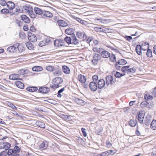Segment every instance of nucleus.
<instances>
[{
	"label": "nucleus",
	"instance_id": "obj_1",
	"mask_svg": "<svg viewBox=\"0 0 156 156\" xmlns=\"http://www.w3.org/2000/svg\"><path fill=\"white\" fill-rule=\"evenodd\" d=\"M101 58L100 55L96 53L94 54L93 55L92 59L91 60L92 63L94 65H96L98 64V62L100 60Z\"/></svg>",
	"mask_w": 156,
	"mask_h": 156
},
{
	"label": "nucleus",
	"instance_id": "obj_2",
	"mask_svg": "<svg viewBox=\"0 0 156 156\" xmlns=\"http://www.w3.org/2000/svg\"><path fill=\"white\" fill-rule=\"evenodd\" d=\"M63 82L62 79L60 77H56L53 80V83L55 85L58 86V87L61 86V84Z\"/></svg>",
	"mask_w": 156,
	"mask_h": 156
},
{
	"label": "nucleus",
	"instance_id": "obj_3",
	"mask_svg": "<svg viewBox=\"0 0 156 156\" xmlns=\"http://www.w3.org/2000/svg\"><path fill=\"white\" fill-rule=\"evenodd\" d=\"M54 45L56 47H62L65 46V43L63 40L62 39H57L55 40L54 42Z\"/></svg>",
	"mask_w": 156,
	"mask_h": 156
},
{
	"label": "nucleus",
	"instance_id": "obj_4",
	"mask_svg": "<svg viewBox=\"0 0 156 156\" xmlns=\"http://www.w3.org/2000/svg\"><path fill=\"white\" fill-rule=\"evenodd\" d=\"M76 35L78 38L80 39H82L84 41L87 38V36L85 33L83 32L78 31L76 32Z\"/></svg>",
	"mask_w": 156,
	"mask_h": 156
},
{
	"label": "nucleus",
	"instance_id": "obj_5",
	"mask_svg": "<svg viewBox=\"0 0 156 156\" xmlns=\"http://www.w3.org/2000/svg\"><path fill=\"white\" fill-rule=\"evenodd\" d=\"M11 145L7 142H2L0 143V149H4L8 150L10 147Z\"/></svg>",
	"mask_w": 156,
	"mask_h": 156
},
{
	"label": "nucleus",
	"instance_id": "obj_6",
	"mask_svg": "<svg viewBox=\"0 0 156 156\" xmlns=\"http://www.w3.org/2000/svg\"><path fill=\"white\" fill-rule=\"evenodd\" d=\"M81 42V40L78 39L75 35H72V44L75 45H79Z\"/></svg>",
	"mask_w": 156,
	"mask_h": 156
},
{
	"label": "nucleus",
	"instance_id": "obj_7",
	"mask_svg": "<svg viewBox=\"0 0 156 156\" xmlns=\"http://www.w3.org/2000/svg\"><path fill=\"white\" fill-rule=\"evenodd\" d=\"M28 38L30 41L33 42H35L37 41V38L36 36L31 33L28 34Z\"/></svg>",
	"mask_w": 156,
	"mask_h": 156
},
{
	"label": "nucleus",
	"instance_id": "obj_8",
	"mask_svg": "<svg viewBox=\"0 0 156 156\" xmlns=\"http://www.w3.org/2000/svg\"><path fill=\"white\" fill-rule=\"evenodd\" d=\"M22 11L29 13L33 11V9L31 6L24 5L23 6Z\"/></svg>",
	"mask_w": 156,
	"mask_h": 156
},
{
	"label": "nucleus",
	"instance_id": "obj_9",
	"mask_svg": "<svg viewBox=\"0 0 156 156\" xmlns=\"http://www.w3.org/2000/svg\"><path fill=\"white\" fill-rule=\"evenodd\" d=\"M97 83L93 82H91L90 83L89 87L92 91H95L97 90L98 87Z\"/></svg>",
	"mask_w": 156,
	"mask_h": 156
},
{
	"label": "nucleus",
	"instance_id": "obj_10",
	"mask_svg": "<svg viewBox=\"0 0 156 156\" xmlns=\"http://www.w3.org/2000/svg\"><path fill=\"white\" fill-rule=\"evenodd\" d=\"M48 146V142L47 141L44 140L39 145V147L41 150H44L47 148Z\"/></svg>",
	"mask_w": 156,
	"mask_h": 156
},
{
	"label": "nucleus",
	"instance_id": "obj_11",
	"mask_svg": "<svg viewBox=\"0 0 156 156\" xmlns=\"http://www.w3.org/2000/svg\"><path fill=\"white\" fill-rule=\"evenodd\" d=\"M20 76L17 74H12L9 76V79L12 80H22L21 78H20Z\"/></svg>",
	"mask_w": 156,
	"mask_h": 156
},
{
	"label": "nucleus",
	"instance_id": "obj_12",
	"mask_svg": "<svg viewBox=\"0 0 156 156\" xmlns=\"http://www.w3.org/2000/svg\"><path fill=\"white\" fill-rule=\"evenodd\" d=\"M20 152V149L17 146H15L14 149L13 150V154L12 156H19V153Z\"/></svg>",
	"mask_w": 156,
	"mask_h": 156
},
{
	"label": "nucleus",
	"instance_id": "obj_13",
	"mask_svg": "<svg viewBox=\"0 0 156 156\" xmlns=\"http://www.w3.org/2000/svg\"><path fill=\"white\" fill-rule=\"evenodd\" d=\"M105 85V80L102 79L99 80L98 82V87L99 89H101L104 87Z\"/></svg>",
	"mask_w": 156,
	"mask_h": 156
},
{
	"label": "nucleus",
	"instance_id": "obj_14",
	"mask_svg": "<svg viewBox=\"0 0 156 156\" xmlns=\"http://www.w3.org/2000/svg\"><path fill=\"white\" fill-rule=\"evenodd\" d=\"M106 84L108 85L110 84H113L114 82L113 81V77L111 75H108L106 78Z\"/></svg>",
	"mask_w": 156,
	"mask_h": 156
},
{
	"label": "nucleus",
	"instance_id": "obj_15",
	"mask_svg": "<svg viewBox=\"0 0 156 156\" xmlns=\"http://www.w3.org/2000/svg\"><path fill=\"white\" fill-rule=\"evenodd\" d=\"M144 117V115L143 112L142 111L140 112L137 117H138L139 122H140V123H143Z\"/></svg>",
	"mask_w": 156,
	"mask_h": 156
},
{
	"label": "nucleus",
	"instance_id": "obj_16",
	"mask_svg": "<svg viewBox=\"0 0 156 156\" xmlns=\"http://www.w3.org/2000/svg\"><path fill=\"white\" fill-rule=\"evenodd\" d=\"M49 91V88L45 87H41L38 89L39 92L42 93L46 94Z\"/></svg>",
	"mask_w": 156,
	"mask_h": 156
},
{
	"label": "nucleus",
	"instance_id": "obj_17",
	"mask_svg": "<svg viewBox=\"0 0 156 156\" xmlns=\"http://www.w3.org/2000/svg\"><path fill=\"white\" fill-rule=\"evenodd\" d=\"M7 7L9 9L11 10L13 9L15 7V4L12 1H8L7 2Z\"/></svg>",
	"mask_w": 156,
	"mask_h": 156
},
{
	"label": "nucleus",
	"instance_id": "obj_18",
	"mask_svg": "<svg viewBox=\"0 0 156 156\" xmlns=\"http://www.w3.org/2000/svg\"><path fill=\"white\" fill-rule=\"evenodd\" d=\"M57 23L59 26L62 27H66L68 25L67 23L65 21L62 20H58Z\"/></svg>",
	"mask_w": 156,
	"mask_h": 156
},
{
	"label": "nucleus",
	"instance_id": "obj_19",
	"mask_svg": "<svg viewBox=\"0 0 156 156\" xmlns=\"http://www.w3.org/2000/svg\"><path fill=\"white\" fill-rule=\"evenodd\" d=\"M105 58H107L110 56V53L108 51L104 50L102 52V53L101 55V56Z\"/></svg>",
	"mask_w": 156,
	"mask_h": 156
},
{
	"label": "nucleus",
	"instance_id": "obj_20",
	"mask_svg": "<svg viewBox=\"0 0 156 156\" xmlns=\"http://www.w3.org/2000/svg\"><path fill=\"white\" fill-rule=\"evenodd\" d=\"M21 20L24 23H29L30 22V20L29 18L24 15H23L21 16Z\"/></svg>",
	"mask_w": 156,
	"mask_h": 156
},
{
	"label": "nucleus",
	"instance_id": "obj_21",
	"mask_svg": "<svg viewBox=\"0 0 156 156\" xmlns=\"http://www.w3.org/2000/svg\"><path fill=\"white\" fill-rule=\"evenodd\" d=\"M62 69L64 73L66 74H69L70 73V70L69 68L66 66H62Z\"/></svg>",
	"mask_w": 156,
	"mask_h": 156
},
{
	"label": "nucleus",
	"instance_id": "obj_22",
	"mask_svg": "<svg viewBox=\"0 0 156 156\" xmlns=\"http://www.w3.org/2000/svg\"><path fill=\"white\" fill-rule=\"evenodd\" d=\"M78 78L79 81L82 83H84L86 80L85 76L81 74H80L78 75Z\"/></svg>",
	"mask_w": 156,
	"mask_h": 156
},
{
	"label": "nucleus",
	"instance_id": "obj_23",
	"mask_svg": "<svg viewBox=\"0 0 156 156\" xmlns=\"http://www.w3.org/2000/svg\"><path fill=\"white\" fill-rule=\"evenodd\" d=\"M43 14L44 16L49 18H51L53 16L52 13L47 11L43 10Z\"/></svg>",
	"mask_w": 156,
	"mask_h": 156
},
{
	"label": "nucleus",
	"instance_id": "obj_24",
	"mask_svg": "<svg viewBox=\"0 0 156 156\" xmlns=\"http://www.w3.org/2000/svg\"><path fill=\"white\" fill-rule=\"evenodd\" d=\"M151 117L150 116L146 117L144 121V123L146 125H149L151 121Z\"/></svg>",
	"mask_w": 156,
	"mask_h": 156
},
{
	"label": "nucleus",
	"instance_id": "obj_25",
	"mask_svg": "<svg viewBox=\"0 0 156 156\" xmlns=\"http://www.w3.org/2000/svg\"><path fill=\"white\" fill-rule=\"evenodd\" d=\"M75 101L78 104L81 105H84L86 103L82 99L79 98H76L75 99Z\"/></svg>",
	"mask_w": 156,
	"mask_h": 156
},
{
	"label": "nucleus",
	"instance_id": "obj_26",
	"mask_svg": "<svg viewBox=\"0 0 156 156\" xmlns=\"http://www.w3.org/2000/svg\"><path fill=\"white\" fill-rule=\"evenodd\" d=\"M143 50L141 46L140 45H138L136 46V51L137 54L140 55L141 54V50Z\"/></svg>",
	"mask_w": 156,
	"mask_h": 156
},
{
	"label": "nucleus",
	"instance_id": "obj_27",
	"mask_svg": "<svg viewBox=\"0 0 156 156\" xmlns=\"http://www.w3.org/2000/svg\"><path fill=\"white\" fill-rule=\"evenodd\" d=\"M16 86L18 88L23 89L24 87V85L23 83L20 81H17L15 82Z\"/></svg>",
	"mask_w": 156,
	"mask_h": 156
},
{
	"label": "nucleus",
	"instance_id": "obj_28",
	"mask_svg": "<svg viewBox=\"0 0 156 156\" xmlns=\"http://www.w3.org/2000/svg\"><path fill=\"white\" fill-rule=\"evenodd\" d=\"M34 11L37 14L40 15L43 13V11L38 7H35L34 8Z\"/></svg>",
	"mask_w": 156,
	"mask_h": 156
},
{
	"label": "nucleus",
	"instance_id": "obj_29",
	"mask_svg": "<svg viewBox=\"0 0 156 156\" xmlns=\"http://www.w3.org/2000/svg\"><path fill=\"white\" fill-rule=\"evenodd\" d=\"M36 125L37 126L41 128H44L45 127V125L44 123L43 122L41 121H37L36 122Z\"/></svg>",
	"mask_w": 156,
	"mask_h": 156
},
{
	"label": "nucleus",
	"instance_id": "obj_30",
	"mask_svg": "<svg viewBox=\"0 0 156 156\" xmlns=\"http://www.w3.org/2000/svg\"><path fill=\"white\" fill-rule=\"evenodd\" d=\"M32 69L34 71H41L43 70V68L40 66H36L33 67Z\"/></svg>",
	"mask_w": 156,
	"mask_h": 156
},
{
	"label": "nucleus",
	"instance_id": "obj_31",
	"mask_svg": "<svg viewBox=\"0 0 156 156\" xmlns=\"http://www.w3.org/2000/svg\"><path fill=\"white\" fill-rule=\"evenodd\" d=\"M65 33L68 35H71L73 34V29L72 28H69L67 29L65 31Z\"/></svg>",
	"mask_w": 156,
	"mask_h": 156
},
{
	"label": "nucleus",
	"instance_id": "obj_32",
	"mask_svg": "<svg viewBox=\"0 0 156 156\" xmlns=\"http://www.w3.org/2000/svg\"><path fill=\"white\" fill-rule=\"evenodd\" d=\"M27 90L29 91L33 92L37 91V88L36 87H29L27 88Z\"/></svg>",
	"mask_w": 156,
	"mask_h": 156
},
{
	"label": "nucleus",
	"instance_id": "obj_33",
	"mask_svg": "<svg viewBox=\"0 0 156 156\" xmlns=\"http://www.w3.org/2000/svg\"><path fill=\"white\" fill-rule=\"evenodd\" d=\"M136 123V120L134 119H131L129 122V125L132 127H134L135 126Z\"/></svg>",
	"mask_w": 156,
	"mask_h": 156
},
{
	"label": "nucleus",
	"instance_id": "obj_34",
	"mask_svg": "<svg viewBox=\"0 0 156 156\" xmlns=\"http://www.w3.org/2000/svg\"><path fill=\"white\" fill-rule=\"evenodd\" d=\"M151 128L155 130L156 129V120H153L151 124Z\"/></svg>",
	"mask_w": 156,
	"mask_h": 156
},
{
	"label": "nucleus",
	"instance_id": "obj_35",
	"mask_svg": "<svg viewBox=\"0 0 156 156\" xmlns=\"http://www.w3.org/2000/svg\"><path fill=\"white\" fill-rule=\"evenodd\" d=\"M64 41L69 44H72V36L71 37H66L64 38Z\"/></svg>",
	"mask_w": 156,
	"mask_h": 156
},
{
	"label": "nucleus",
	"instance_id": "obj_36",
	"mask_svg": "<svg viewBox=\"0 0 156 156\" xmlns=\"http://www.w3.org/2000/svg\"><path fill=\"white\" fill-rule=\"evenodd\" d=\"M7 51L8 52L11 53H13L16 51L15 49V48H14L13 46H10L8 47L7 49Z\"/></svg>",
	"mask_w": 156,
	"mask_h": 156
},
{
	"label": "nucleus",
	"instance_id": "obj_37",
	"mask_svg": "<svg viewBox=\"0 0 156 156\" xmlns=\"http://www.w3.org/2000/svg\"><path fill=\"white\" fill-rule=\"evenodd\" d=\"M127 63L126 61L123 59L119 60L117 62V63L120 65H124Z\"/></svg>",
	"mask_w": 156,
	"mask_h": 156
},
{
	"label": "nucleus",
	"instance_id": "obj_38",
	"mask_svg": "<svg viewBox=\"0 0 156 156\" xmlns=\"http://www.w3.org/2000/svg\"><path fill=\"white\" fill-rule=\"evenodd\" d=\"M26 46L27 48L30 50L34 48V45L30 42H27L26 43Z\"/></svg>",
	"mask_w": 156,
	"mask_h": 156
},
{
	"label": "nucleus",
	"instance_id": "obj_39",
	"mask_svg": "<svg viewBox=\"0 0 156 156\" xmlns=\"http://www.w3.org/2000/svg\"><path fill=\"white\" fill-rule=\"evenodd\" d=\"M144 98L146 101H149L152 100L153 98L151 95H149L148 94H146L144 95Z\"/></svg>",
	"mask_w": 156,
	"mask_h": 156
},
{
	"label": "nucleus",
	"instance_id": "obj_40",
	"mask_svg": "<svg viewBox=\"0 0 156 156\" xmlns=\"http://www.w3.org/2000/svg\"><path fill=\"white\" fill-rule=\"evenodd\" d=\"M27 72L28 70L26 69L24 70L23 69H21L20 70L18 73L20 75H24L25 74L27 73Z\"/></svg>",
	"mask_w": 156,
	"mask_h": 156
},
{
	"label": "nucleus",
	"instance_id": "obj_41",
	"mask_svg": "<svg viewBox=\"0 0 156 156\" xmlns=\"http://www.w3.org/2000/svg\"><path fill=\"white\" fill-rule=\"evenodd\" d=\"M109 57L110 58V59L111 61L113 62L116 61V57L114 54H110V56Z\"/></svg>",
	"mask_w": 156,
	"mask_h": 156
},
{
	"label": "nucleus",
	"instance_id": "obj_42",
	"mask_svg": "<svg viewBox=\"0 0 156 156\" xmlns=\"http://www.w3.org/2000/svg\"><path fill=\"white\" fill-rule=\"evenodd\" d=\"M75 19L77 21L82 24H86L87 23V22L85 21L82 20L79 18L76 17Z\"/></svg>",
	"mask_w": 156,
	"mask_h": 156
},
{
	"label": "nucleus",
	"instance_id": "obj_43",
	"mask_svg": "<svg viewBox=\"0 0 156 156\" xmlns=\"http://www.w3.org/2000/svg\"><path fill=\"white\" fill-rule=\"evenodd\" d=\"M116 152V150H108V151H105V152H107L108 154V156L109 154H111V155H113L115 154Z\"/></svg>",
	"mask_w": 156,
	"mask_h": 156
},
{
	"label": "nucleus",
	"instance_id": "obj_44",
	"mask_svg": "<svg viewBox=\"0 0 156 156\" xmlns=\"http://www.w3.org/2000/svg\"><path fill=\"white\" fill-rule=\"evenodd\" d=\"M54 68V67L53 66H48L46 67V69L50 72L53 71Z\"/></svg>",
	"mask_w": 156,
	"mask_h": 156
},
{
	"label": "nucleus",
	"instance_id": "obj_45",
	"mask_svg": "<svg viewBox=\"0 0 156 156\" xmlns=\"http://www.w3.org/2000/svg\"><path fill=\"white\" fill-rule=\"evenodd\" d=\"M85 40H86V41L90 45L91 44H92L91 42L93 41V38L91 37H89L88 38H87V37L86 39Z\"/></svg>",
	"mask_w": 156,
	"mask_h": 156
},
{
	"label": "nucleus",
	"instance_id": "obj_46",
	"mask_svg": "<svg viewBox=\"0 0 156 156\" xmlns=\"http://www.w3.org/2000/svg\"><path fill=\"white\" fill-rule=\"evenodd\" d=\"M129 66H122L121 68L122 71L127 73V70L129 69Z\"/></svg>",
	"mask_w": 156,
	"mask_h": 156
},
{
	"label": "nucleus",
	"instance_id": "obj_47",
	"mask_svg": "<svg viewBox=\"0 0 156 156\" xmlns=\"http://www.w3.org/2000/svg\"><path fill=\"white\" fill-rule=\"evenodd\" d=\"M125 74H121L119 72H116L115 74V76L118 78H119L122 76L125 75Z\"/></svg>",
	"mask_w": 156,
	"mask_h": 156
},
{
	"label": "nucleus",
	"instance_id": "obj_48",
	"mask_svg": "<svg viewBox=\"0 0 156 156\" xmlns=\"http://www.w3.org/2000/svg\"><path fill=\"white\" fill-rule=\"evenodd\" d=\"M146 55L148 57H151L152 56V51L150 49H148L147 50Z\"/></svg>",
	"mask_w": 156,
	"mask_h": 156
},
{
	"label": "nucleus",
	"instance_id": "obj_49",
	"mask_svg": "<svg viewBox=\"0 0 156 156\" xmlns=\"http://www.w3.org/2000/svg\"><path fill=\"white\" fill-rule=\"evenodd\" d=\"M148 103L146 101H143L140 104V107L142 108H144L146 107L148 105Z\"/></svg>",
	"mask_w": 156,
	"mask_h": 156
},
{
	"label": "nucleus",
	"instance_id": "obj_50",
	"mask_svg": "<svg viewBox=\"0 0 156 156\" xmlns=\"http://www.w3.org/2000/svg\"><path fill=\"white\" fill-rule=\"evenodd\" d=\"M17 49L20 52H22L24 50V47L23 46V44H19Z\"/></svg>",
	"mask_w": 156,
	"mask_h": 156
},
{
	"label": "nucleus",
	"instance_id": "obj_51",
	"mask_svg": "<svg viewBox=\"0 0 156 156\" xmlns=\"http://www.w3.org/2000/svg\"><path fill=\"white\" fill-rule=\"evenodd\" d=\"M64 90V88H62L61 89H60L58 92L57 96L59 98H61L62 97V95L61 94V93Z\"/></svg>",
	"mask_w": 156,
	"mask_h": 156
},
{
	"label": "nucleus",
	"instance_id": "obj_52",
	"mask_svg": "<svg viewBox=\"0 0 156 156\" xmlns=\"http://www.w3.org/2000/svg\"><path fill=\"white\" fill-rule=\"evenodd\" d=\"M1 12L3 14H7L9 12V10L6 9H3L1 10Z\"/></svg>",
	"mask_w": 156,
	"mask_h": 156
},
{
	"label": "nucleus",
	"instance_id": "obj_53",
	"mask_svg": "<svg viewBox=\"0 0 156 156\" xmlns=\"http://www.w3.org/2000/svg\"><path fill=\"white\" fill-rule=\"evenodd\" d=\"M136 71V69L134 68H132L130 69H129L127 70V73H134Z\"/></svg>",
	"mask_w": 156,
	"mask_h": 156
},
{
	"label": "nucleus",
	"instance_id": "obj_54",
	"mask_svg": "<svg viewBox=\"0 0 156 156\" xmlns=\"http://www.w3.org/2000/svg\"><path fill=\"white\" fill-rule=\"evenodd\" d=\"M92 79V82L97 83V81L98 79V77L97 75H95L93 76Z\"/></svg>",
	"mask_w": 156,
	"mask_h": 156
},
{
	"label": "nucleus",
	"instance_id": "obj_55",
	"mask_svg": "<svg viewBox=\"0 0 156 156\" xmlns=\"http://www.w3.org/2000/svg\"><path fill=\"white\" fill-rule=\"evenodd\" d=\"M44 41L45 42L46 44L47 45L49 43L50 41V38L49 37H47L44 39Z\"/></svg>",
	"mask_w": 156,
	"mask_h": 156
},
{
	"label": "nucleus",
	"instance_id": "obj_56",
	"mask_svg": "<svg viewBox=\"0 0 156 156\" xmlns=\"http://www.w3.org/2000/svg\"><path fill=\"white\" fill-rule=\"evenodd\" d=\"M8 105L11 108H12L15 109H16V107L11 102H8Z\"/></svg>",
	"mask_w": 156,
	"mask_h": 156
},
{
	"label": "nucleus",
	"instance_id": "obj_57",
	"mask_svg": "<svg viewBox=\"0 0 156 156\" xmlns=\"http://www.w3.org/2000/svg\"><path fill=\"white\" fill-rule=\"evenodd\" d=\"M44 40L40 41L39 42L38 45L40 47H42L44 45H46L45 43Z\"/></svg>",
	"mask_w": 156,
	"mask_h": 156
},
{
	"label": "nucleus",
	"instance_id": "obj_58",
	"mask_svg": "<svg viewBox=\"0 0 156 156\" xmlns=\"http://www.w3.org/2000/svg\"><path fill=\"white\" fill-rule=\"evenodd\" d=\"M0 4L2 6H5L6 5H7V2L5 0H0Z\"/></svg>",
	"mask_w": 156,
	"mask_h": 156
},
{
	"label": "nucleus",
	"instance_id": "obj_59",
	"mask_svg": "<svg viewBox=\"0 0 156 156\" xmlns=\"http://www.w3.org/2000/svg\"><path fill=\"white\" fill-rule=\"evenodd\" d=\"M30 14V16L32 18H36V15H35L34 12H33V11L32 12H31Z\"/></svg>",
	"mask_w": 156,
	"mask_h": 156
},
{
	"label": "nucleus",
	"instance_id": "obj_60",
	"mask_svg": "<svg viewBox=\"0 0 156 156\" xmlns=\"http://www.w3.org/2000/svg\"><path fill=\"white\" fill-rule=\"evenodd\" d=\"M106 145L108 147H110L112 146V144L110 142L109 140H107L106 142Z\"/></svg>",
	"mask_w": 156,
	"mask_h": 156
},
{
	"label": "nucleus",
	"instance_id": "obj_61",
	"mask_svg": "<svg viewBox=\"0 0 156 156\" xmlns=\"http://www.w3.org/2000/svg\"><path fill=\"white\" fill-rule=\"evenodd\" d=\"M81 129L83 136H86L87 134L86 132L85 131L86 130V129L83 128H82Z\"/></svg>",
	"mask_w": 156,
	"mask_h": 156
},
{
	"label": "nucleus",
	"instance_id": "obj_62",
	"mask_svg": "<svg viewBox=\"0 0 156 156\" xmlns=\"http://www.w3.org/2000/svg\"><path fill=\"white\" fill-rule=\"evenodd\" d=\"M50 87L54 89L58 88V86L55 85V83L52 82V84L50 85Z\"/></svg>",
	"mask_w": 156,
	"mask_h": 156
},
{
	"label": "nucleus",
	"instance_id": "obj_63",
	"mask_svg": "<svg viewBox=\"0 0 156 156\" xmlns=\"http://www.w3.org/2000/svg\"><path fill=\"white\" fill-rule=\"evenodd\" d=\"M13 150L11 149H9L7 153L8 155H11L12 156V154H13Z\"/></svg>",
	"mask_w": 156,
	"mask_h": 156
},
{
	"label": "nucleus",
	"instance_id": "obj_64",
	"mask_svg": "<svg viewBox=\"0 0 156 156\" xmlns=\"http://www.w3.org/2000/svg\"><path fill=\"white\" fill-rule=\"evenodd\" d=\"M7 152L5 151H4L1 152L0 156H6Z\"/></svg>",
	"mask_w": 156,
	"mask_h": 156
}]
</instances>
